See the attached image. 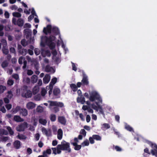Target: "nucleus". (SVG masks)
<instances>
[{
  "label": "nucleus",
  "instance_id": "1",
  "mask_svg": "<svg viewBox=\"0 0 157 157\" xmlns=\"http://www.w3.org/2000/svg\"><path fill=\"white\" fill-rule=\"evenodd\" d=\"M56 39V37L52 35H51L48 37L46 36H42L41 37L40 45L43 47L47 45L51 49H53L55 47V42Z\"/></svg>",
  "mask_w": 157,
  "mask_h": 157
},
{
  "label": "nucleus",
  "instance_id": "2",
  "mask_svg": "<svg viewBox=\"0 0 157 157\" xmlns=\"http://www.w3.org/2000/svg\"><path fill=\"white\" fill-rule=\"evenodd\" d=\"M59 145L58 147H61L62 150L66 151L68 153H70L71 152V148L70 147V144L69 143L63 140L61 142V144Z\"/></svg>",
  "mask_w": 157,
  "mask_h": 157
},
{
  "label": "nucleus",
  "instance_id": "3",
  "mask_svg": "<svg viewBox=\"0 0 157 157\" xmlns=\"http://www.w3.org/2000/svg\"><path fill=\"white\" fill-rule=\"evenodd\" d=\"M98 100L100 102H102V100L100 98L99 95L96 92H92L90 94L89 100L91 101H94L96 100Z\"/></svg>",
  "mask_w": 157,
  "mask_h": 157
},
{
  "label": "nucleus",
  "instance_id": "4",
  "mask_svg": "<svg viewBox=\"0 0 157 157\" xmlns=\"http://www.w3.org/2000/svg\"><path fill=\"white\" fill-rule=\"evenodd\" d=\"M148 144L153 148V149L151 150V154L153 155H155V156L157 157V145L151 142H149Z\"/></svg>",
  "mask_w": 157,
  "mask_h": 157
},
{
  "label": "nucleus",
  "instance_id": "5",
  "mask_svg": "<svg viewBox=\"0 0 157 157\" xmlns=\"http://www.w3.org/2000/svg\"><path fill=\"white\" fill-rule=\"evenodd\" d=\"M28 123L26 122H24L23 123L18 125L16 127V130L18 132L24 131L25 128L27 127Z\"/></svg>",
  "mask_w": 157,
  "mask_h": 157
},
{
  "label": "nucleus",
  "instance_id": "6",
  "mask_svg": "<svg viewBox=\"0 0 157 157\" xmlns=\"http://www.w3.org/2000/svg\"><path fill=\"white\" fill-rule=\"evenodd\" d=\"M83 78L81 82L83 86H87L89 85V82L87 76L84 72L82 73Z\"/></svg>",
  "mask_w": 157,
  "mask_h": 157
},
{
  "label": "nucleus",
  "instance_id": "7",
  "mask_svg": "<svg viewBox=\"0 0 157 157\" xmlns=\"http://www.w3.org/2000/svg\"><path fill=\"white\" fill-rule=\"evenodd\" d=\"M52 26L51 25H48L46 28L44 27L43 29V32L45 35H47L48 33H51L52 31Z\"/></svg>",
  "mask_w": 157,
  "mask_h": 157
},
{
  "label": "nucleus",
  "instance_id": "8",
  "mask_svg": "<svg viewBox=\"0 0 157 157\" xmlns=\"http://www.w3.org/2000/svg\"><path fill=\"white\" fill-rule=\"evenodd\" d=\"M58 121L62 124L65 125L66 124V120L64 116H59L58 118Z\"/></svg>",
  "mask_w": 157,
  "mask_h": 157
},
{
  "label": "nucleus",
  "instance_id": "9",
  "mask_svg": "<svg viewBox=\"0 0 157 157\" xmlns=\"http://www.w3.org/2000/svg\"><path fill=\"white\" fill-rule=\"evenodd\" d=\"M77 101L78 103H80L82 104H84L86 102L84 96L82 95H81L80 97H77Z\"/></svg>",
  "mask_w": 157,
  "mask_h": 157
},
{
  "label": "nucleus",
  "instance_id": "10",
  "mask_svg": "<svg viewBox=\"0 0 157 157\" xmlns=\"http://www.w3.org/2000/svg\"><path fill=\"white\" fill-rule=\"evenodd\" d=\"M45 71L47 72H52V73H54L55 72V70L52 67H50L49 65L46 66Z\"/></svg>",
  "mask_w": 157,
  "mask_h": 157
},
{
  "label": "nucleus",
  "instance_id": "11",
  "mask_svg": "<svg viewBox=\"0 0 157 157\" xmlns=\"http://www.w3.org/2000/svg\"><path fill=\"white\" fill-rule=\"evenodd\" d=\"M13 144L14 147L17 149H19L21 146V142L18 140L15 141L13 143Z\"/></svg>",
  "mask_w": 157,
  "mask_h": 157
},
{
  "label": "nucleus",
  "instance_id": "12",
  "mask_svg": "<svg viewBox=\"0 0 157 157\" xmlns=\"http://www.w3.org/2000/svg\"><path fill=\"white\" fill-rule=\"evenodd\" d=\"M51 77L49 75L46 74L43 79V82L44 84H47L49 82Z\"/></svg>",
  "mask_w": 157,
  "mask_h": 157
},
{
  "label": "nucleus",
  "instance_id": "13",
  "mask_svg": "<svg viewBox=\"0 0 157 157\" xmlns=\"http://www.w3.org/2000/svg\"><path fill=\"white\" fill-rule=\"evenodd\" d=\"M35 104L33 102L30 101L26 104V107L29 109H33L35 107Z\"/></svg>",
  "mask_w": 157,
  "mask_h": 157
},
{
  "label": "nucleus",
  "instance_id": "14",
  "mask_svg": "<svg viewBox=\"0 0 157 157\" xmlns=\"http://www.w3.org/2000/svg\"><path fill=\"white\" fill-rule=\"evenodd\" d=\"M52 32L56 35H58L60 34L59 29L56 27H53L52 28Z\"/></svg>",
  "mask_w": 157,
  "mask_h": 157
},
{
  "label": "nucleus",
  "instance_id": "15",
  "mask_svg": "<svg viewBox=\"0 0 157 157\" xmlns=\"http://www.w3.org/2000/svg\"><path fill=\"white\" fill-rule=\"evenodd\" d=\"M20 114L23 117H25L28 114V111L26 109L22 108L20 112Z\"/></svg>",
  "mask_w": 157,
  "mask_h": 157
},
{
  "label": "nucleus",
  "instance_id": "16",
  "mask_svg": "<svg viewBox=\"0 0 157 157\" xmlns=\"http://www.w3.org/2000/svg\"><path fill=\"white\" fill-rule=\"evenodd\" d=\"M63 132L62 129L59 128L57 132V138L59 140H61L62 138Z\"/></svg>",
  "mask_w": 157,
  "mask_h": 157
},
{
  "label": "nucleus",
  "instance_id": "17",
  "mask_svg": "<svg viewBox=\"0 0 157 157\" xmlns=\"http://www.w3.org/2000/svg\"><path fill=\"white\" fill-rule=\"evenodd\" d=\"M71 144L75 146L74 149L75 150L78 151L81 149L82 147V145H78L77 143H71Z\"/></svg>",
  "mask_w": 157,
  "mask_h": 157
},
{
  "label": "nucleus",
  "instance_id": "18",
  "mask_svg": "<svg viewBox=\"0 0 157 157\" xmlns=\"http://www.w3.org/2000/svg\"><path fill=\"white\" fill-rule=\"evenodd\" d=\"M57 81V78L56 77L53 78L51 80L49 84V86L52 88H53V85Z\"/></svg>",
  "mask_w": 157,
  "mask_h": 157
},
{
  "label": "nucleus",
  "instance_id": "19",
  "mask_svg": "<svg viewBox=\"0 0 157 157\" xmlns=\"http://www.w3.org/2000/svg\"><path fill=\"white\" fill-rule=\"evenodd\" d=\"M14 120L17 122H21L24 121V120L18 115H15L13 117Z\"/></svg>",
  "mask_w": 157,
  "mask_h": 157
},
{
  "label": "nucleus",
  "instance_id": "20",
  "mask_svg": "<svg viewBox=\"0 0 157 157\" xmlns=\"http://www.w3.org/2000/svg\"><path fill=\"white\" fill-rule=\"evenodd\" d=\"M38 80V77L36 75H33L31 78V82L32 83H36Z\"/></svg>",
  "mask_w": 157,
  "mask_h": 157
},
{
  "label": "nucleus",
  "instance_id": "21",
  "mask_svg": "<svg viewBox=\"0 0 157 157\" xmlns=\"http://www.w3.org/2000/svg\"><path fill=\"white\" fill-rule=\"evenodd\" d=\"M60 92V89L58 88H55L53 90V94L55 96H57Z\"/></svg>",
  "mask_w": 157,
  "mask_h": 157
},
{
  "label": "nucleus",
  "instance_id": "22",
  "mask_svg": "<svg viewBox=\"0 0 157 157\" xmlns=\"http://www.w3.org/2000/svg\"><path fill=\"white\" fill-rule=\"evenodd\" d=\"M32 95V92L30 90H27L25 94V97L27 98H31Z\"/></svg>",
  "mask_w": 157,
  "mask_h": 157
},
{
  "label": "nucleus",
  "instance_id": "23",
  "mask_svg": "<svg viewBox=\"0 0 157 157\" xmlns=\"http://www.w3.org/2000/svg\"><path fill=\"white\" fill-rule=\"evenodd\" d=\"M24 32L26 35V37H29L32 33L31 30L29 29H25L24 30Z\"/></svg>",
  "mask_w": 157,
  "mask_h": 157
},
{
  "label": "nucleus",
  "instance_id": "24",
  "mask_svg": "<svg viewBox=\"0 0 157 157\" xmlns=\"http://www.w3.org/2000/svg\"><path fill=\"white\" fill-rule=\"evenodd\" d=\"M17 25L20 27L22 26L24 24V21L22 19L19 18L17 21Z\"/></svg>",
  "mask_w": 157,
  "mask_h": 157
},
{
  "label": "nucleus",
  "instance_id": "25",
  "mask_svg": "<svg viewBox=\"0 0 157 157\" xmlns=\"http://www.w3.org/2000/svg\"><path fill=\"white\" fill-rule=\"evenodd\" d=\"M39 122L41 124L45 125L47 123V121L45 119L40 118L39 119Z\"/></svg>",
  "mask_w": 157,
  "mask_h": 157
},
{
  "label": "nucleus",
  "instance_id": "26",
  "mask_svg": "<svg viewBox=\"0 0 157 157\" xmlns=\"http://www.w3.org/2000/svg\"><path fill=\"white\" fill-rule=\"evenodd\" d=\"M6 128L9 132V133L10 136H12L13 135L14 132L10 127L9 126H6Z\"/></svg>",
  "mask_w": 157,
  "mask_h": 157
},
{
  "label": "nucleus",
  "instance_id": "27",
  "mask_svg": "<svg viewBox=\"0 0 157 157\" xmlns=\"http://www.w3.org/2000/svg\"><path fill=\"white\" fill-rule=\"evenodd\" d=\"M27 52V50L25 49L22 48L18 51L19 53L23 56H25Z\"/></svg>",
  "mask_w": 157,
  "mask_h": 157
},
{
  "label": "nucleus",
  "instance_id": "28",
  "mask_svg": "<svg viewBox=\"0 0 157 157\" xmlns=\"http://www.w3.org/2000/svg\"><path fill=\"white\" fill-rule=\"evenodd\" d=\"M93 137L94 140L97 141H101V137L99 135H92Z\"/></svg>",
  "mask_w": 157,
  "mask_h": 157
},
{
  "label": "nucleus",
  "instance_id": "29",
  "mask_svg": "<svg viewBox=\"0 0 157 157\" xmlns=\"http://www.w3.org/2000/svg\"><path fill=\"white\" fill-rule=\"evenodd\" d=\"M39 91V87L38 86H35L33 90V93L34 95L36 94Z\"/></svg>",
  "mask_w": 157,
  "mask_h": 157
},
{
  "label": "nucleus",
  "instance_id": "30",
  "mask_svg": "<svg viewBox=\"0 0 157 157\" xmlns=\"http://www.w3.org/2000/svg\"><path fill=\"white\" fill-rule=\"evenodd\" d=\"M41 130L43 133L47 136H50V134H49L48 131L44 127H43L41 129Z\"/></svg>",
  "mask_w": 157,
  "mask_h": 157
},
{
  "label": "nucleus",
  "instance_id": "31",
  "mask_svg": "<svg viewBox=\"0 0 157 157\" xmlns=\"http://www.w3.org/2000/svg\"><path fill=\"white\" fill-rule=\"evenodd\" d=\"M70 87L72 90L74 92H75L77 90V87L74 84H71L70 85Z\"/></svg>",
  "mask_w": 157,
  "mask_h": 157
},
{
  "label": "nucleus",
  "instance_id": "32",
  "mask_svg": "<svg viewBox=\"0 0 157 157\" xmlns=\"http://www.w3.org/2000/svg\"><path fill=\"white\" fill-rule=\"evenodd\" d=\"M125 128L127 130H128L130 132H132L133 131V128L129 125L128 124H126L125 125Z\"/></svg>",
  "mask_w": 157,
  "mask_h": 157
},
{
  "label": "nucleus",
  "instance_id": "33",
  "mask_svg": "<svg viewBox=\"0 0 157 157\" xmlns=\"http://www.w3.org/2000/svg\"><path fill=\"white\" fill-rule=\"evenodd\" d=\"M89 144V142L87 139H86L81 143L82 146L84 147L85 146H88Z\"/></svg>",
  "mask_w": 157,
  "mask_h": 157
},
{
  "label": "nucleus",
  "instance_id": "34",
  "mask_svg": "<svg viewBox=\"0 0 157 157\" xmlns=\"http://www.w3.org/2000/svg\"><path fill=\"white\" fill-rule=\"evenodd\" d=\"M51 153V150L50 149H48L46 150V151H44L43 152V155L45 156H47V154H50Z\"/></svg>",
  "mask_w": 157,
  "mask_h": 157
},
{
  "label": "nucleus",
  "instance_id": "35",
  "mask_svg": "<svg viewBox=\"0 0 157 157\" xmlns=\"http://www.w3.org/2000/svg\"><path fill=\"white\" fill-rule=\"evenodd\" d=\"M8 134L7 132L4 129H0V134L1 136L4 135H7Z\"/></svg>",
  "mask_w": 157,
  "mask_h": 157
},
{
  "label": "nucleus",
  "instance_id": "36",
  "mask_svg": "<svg viewBox=\"0 0 157 157\" xmlns=\"http://www.w3.org/2000/svg\"><path fill=\"white\" fill-rule=\"evenodd\" d=\"M17 137L19 139L21 140H25L26 138V137L25 135L23 134L20 135L19 134L17 136Z\"/></svg>",
  "mask_w": 157,
  "mask_h": 157
},
{
  "label": "nucleus",
  "instance_id": "37",
  "mask_svg": "<svg viewBox=\"0 0 157 157\" xmlns=\"http://www.w3.org/2000/svg\"><path fill=\"white\" fill-rule=\"evenodd\" d=\"M50 119L52 122H54L56 121V116L54 114H52L50 115Z\"/></svg>",
  "mask_w": 157,
  "mask_h": 157
},
{
  "label": "nucleus",
  "instance_id": "38",
  "mask_svg": "<svg viewBox=\"0 0 157 157\" xmlns=\"http://www.w3.org/2000/svg\"><path fill=\"white\" fill-rule=\"evenodd\" d=\"M12 15L13 17H21V14L20 13L17 12L13 13Z\"/></svg>",
  "mask_w": 157,
  "mask_h": 157
},
{
  "label": "nucleus",
  "instance_id": "39",
  "mask_svg": "<svg viewBox=\"0 0 157 157\" xmlns=\"http://www.w3.org/2000/svg\"><path fill=\"white\" fill-rule=\"evenodd\" d=\"M102 128L103 129H108L110 128V126L109 124L107 123H104L102 125Z\"/></svg>",
  "mask_w": 157,
  "mask_h": 157
},
{
  "label": "nucleus",
  "instance_id": "40",
  "mask_svg": "<svg viewBox=\"0 0 157 157\" xmlns=\"http://www.w3.org/2000/svg\"><path fill=\"white\" fill-rule=\"evenodd\" d=\"M98 109L100 112V113L102 114L103 115H104L105 114L104 112V111L101 106L99 105H98Z\"/></svg>",
  "mask_w": 157,
  "mask_h": 157
},
{
  "label": "nucleus",
  "instance_id": "41",
  "mask_svg": "<svg viewBox=\"0 0 157 157\" xmlns=\"http://www.w3.org/2000/svg\"><path fill=\"white\" fill-rule=\"evenodd\" d=\"M6 88L5 86L2 85H0V93H2L6 90Z\"/></svg>",
  "mask_w": 157,
  "mask_h": 157
},
{
  "label": "nucleus",
  "instance_id": "42",
  "mask_svg": "<svg viewBox=\"0 0 157 157\" xmlns=\"http://www.w3.org/2000/svg\"><path fill=\"white\" fill-rule=\"evenodd\" d=\"M21 109L22 108H21V107L17 106L16 107L15 109L13 110V112L14 113H16L19 111L20 112Z\"/></svg>",
  "mask_w": 157,
  "mask_h": 157
},
{
  "label": "nucleus",
  "instance_id": "43",
  "mask_svg": "<svg viewBox=\"0 0 157 157\" xmlns=\"http://www.w3.org/2000/svg\"><path fill=\"white\" fill-rule=\"evenodd\" d=\"M8 63L5 60L2 62L1 65L2 67L4 68L8 66Z\"/></svg>",
  "mask_w": 157,
  "mask_h": 157
},
{
  "label": "nucleus",
  "instance_id": "44",
  "mask_svg": "<svg viewBox=\"0 0 157 157\" xmlns=\"http://www.w3.org/2000/svg\"><path fill=\"white\" fill-rule=\"evenodd\" d=\"M2 51L3 53H4L6 55H8L9 53V50H8V49L6 48H4L3 47L2 49Z\"/></svg>",
  "mask_w": 157,
  "mask_h": 157
},
{
  "label": "nucleus",
  "instance_id": "45",
  "mask_svg": "<svg viewBox=\"0 0 157 157\" xmlns=\"http://www.w3.org/2000/svg\"><path fill=\"white\" fill-rule=\"evenodd\" d=\"M36 111L39 113H41L43 111L42 107L40 106H38L36 108Z\"/></svg>",
  "mask_w": 157,
  "mask_h": 157
},
{
  "label": "nucleus",
  "instance_id": "46",
  "mask_svg": "<svg viewBox=\"0 0 157 157\" xmlns=\"http://www.w3.org/2000/svg\"><path fill=\"white\" fill-rule=\"evenodd\" d=\"M50 103L49 105L50 106H56L57 101H49Z\"/></svg>",
  "mask_w": 157,
  "mask_h": 157
},
{
  "label": "nucleus",
  "instance_id": "47",
  "mask_svg": "<svg viewBox=\"0 0 157 157\" xmlns=\"http://www.w3.org/2000/svg\"><path fill=\"white\" fill-rule=\"evenodd\" d=\"M59 146V145H57L56 147V148H57V153L58 154H59L61 153V150H62V149L61 148V147H58Z\"/></svg>",
  "mask_w": 157,
  "mask_h": 157
},
{
  "label": "nucleus",
  "instance_id": "48",
  "mask_svg": "<svg viewBox=\"0 0 157 157\" xmlns=\"http://www.w3.org/2000/svg\"><path fill=\"white\" fill-rule=\"evenodd\" d=\"M64 106L63 104L61 102H58L57 101L56 106L60 107H62Z\"/></svg>",
  "mask_w": 157,
  "mask_h": 157
},
{
  "label": "nucleus",
  "instance_id": "49",
  "mask_svg": "<svg viewBox=\"0 0 157 157\" xmlns=\"http://www.w3.org/2000/svg\"><path fill=\"white\" fill-rule=\"evenodd\" d=\"M53 109L54 111V112L55 113L59 112V108L56 106L54 107L53 108Z\"/></svg>",
  "mask_w": 157,
  "mask_h": 157
},
{
  "label": "nucleus",
  "instance_id": "50",
  "mask_svg": "<svg viewBox=\"0 0 157 157\" xmlns=\"http://www.w3.org/2000/svg\"><path fill=\"white\" fill-rule=\"evenodd\" d=\"M1 139L2 141L6 142L9 139V137L8 136H2Z\"/></svg>",
  "mask_w": 157,
  "mask_h": 157
},
{
  "label": "nucleus",
  "instance_id": "51",
  "mask_svg": "<svg viewBox=\"0 0 157 157\" xmlns=\"http://www.w3.org/2000/svg\"><path fill=\"white\" fill-rule=\"evenodd\" d=\"M34 53L36 55H39L40 53V51L39 49L36 48L34 49Z\"/></svg>",
  "mask_w": 157,
  "mask_h": 157
},
{
  "label": "nucleus",
  "instance_id": "52",
  "mask_svg": "<svg viewBox=\"0 0 157 157\" xmlns=\"http://www.w3.org/2000/svg\"><path fill=\"white\" fill-rule=\"evenodd\" d=\"M94 139L93 137V136L92 137H90L89 138V140L90 143L91 144H94Z\"/></svg>",
  "mask_w": 157,
  "mask_h": 157
},
{
  "label": "nucleus",
  "instance_id": "53",
  "mask_svg": "<svg viewBox=\"0 0 157 157\" xmlns=\"http://www.w3.org/2000/svg\"><path fill=\"white\" fill-rule=\"evenodd\" d=\"M80 133L82 134L84 136H85L86 135V132L84 129H82L80 131Z\"/></svg>",
  "mask_w": 157,
  "mask_h": 157
},
{
  "label": "nucleus",
  "instance_id": "54",
  "mask_svg": "<svg viewBox=\"0 0 157 157\" xmlns=\"http://www.w3.org/2000/svg\"><path fill=\"white\" fill-rule=\"evenodd\" d=\"M10 51L11 53L14 54L16 53V51L15 48L13 47H11L10 48Z\"/></svg>",
  "mask_w": 157,
  "mask_h": 157
},
{
  "label": "nucleus",
  "instance_id": "55",
  "mask_svg": "<svg viewBox=\"0 0 157 157\" xmlns=\"http://www.w3.org/2000/svg\"><path fill=\"white\" fill-rule=\"evenodd\" d=\"M5 107L8 110H9L12 108V105L11 104H7L6 105Z\"/></svg>",
  "mask_w": 157,
  "mask_h": 157
},
{
  "label": "nucleus",
  "instance_id": "56",
  "mask_svg": "<svg viewBox=\"0 0 157 157\" xmlns=\"http://www.w3.org/2000/svg\"><path fill=\"white\" fill-rule=\"evenodd\" d=\"M14 83L13 81L11 79L9 80L7 82V84L9 86L12 85Z\"/></svg>",
  "mask_w": 157,
  "mask_h": 157
},
{
  "label": "nucleus",
  "instance_id": "57",
  "mask_svg": "<svg viewBox=\"0 0 157 157\" xmlns=\"http://www.w3.org/2000/svg\"><path fill=\"white\" fill-rule=\"evenodd\" d=\"M21 44L23 46H25L26 45V44L25 40V39H22L21 42Z\"/></svg>",
  "mask_w": 157,
  "mask_h": 157
},
{
  "label": "nucleus",
  "instance_id": "58",
  "mask_svg": "<svg viewBox=\"0 0 157 157\" xmlns=\"http://www.w3.org/2000/svg\"><path fill=\"white\" fill-rule=\"evenodd\" d=\"M34 99L35 100L39 101L40 100V95H37L35 96Z\"/></svg>",
  "mask_w": 157,
  "mask_h": 157
},
{
  "label": "nucleus",
  "instance_id": "59",
  "mask_svg": "<svg viewBox=\"0 0 157 157\" xmlns=\"http://www.w3.org/2000/svg\"><path fill=\"white\" fill-rule=\"evenodd\" d=\"M0 111H2L3 113H5L6 112V110L4 106H3L0 108Z\"/></svg>",
  "mask_w": 157,
  "mask_h": 157
},
{
  "label": "nucleus",
  "instance_id": "60",
  "mask_svg": "<svg viewBox=\"0 0 157 157\" xmlns=\"http://www.w3.org/2000/svg\"><path fill=\"white\" fill-rule=\"evenodd\" d=\"M23 59V57L22 56L20 57L18 59V63L20 64H22V61Z\"/></svg>",
  "mask_w": 157,
  "mask_h": 157
},
{
  "label": "nucleus",
  "instance_id": "61",
  "mask_svg": "<svg viewBox=\"0 0 157 157\" xmlns=\"http://www.w3.org/2000/svg\"><path fill=\"white\" fill-rule=\"evenodd\" d=\"M72 64V70L75 71H77V67L75 66V63L73 62L71 63Z\"/></svg>",
  "mask_w": 157,
  "mask_h": 157
},
{
  "label": "nucleus",
  "instance_id": "62",
  "mask_svg": "<svg viewBox=\"0 0 157 157\" xmlns=\"http://www.w3.org/2000/svg\"><path fill=\"white\" fill-rule=\"evenodd\" d=\"M31 13L32 15H33L35 16H37V15L35 11L34 10V9L33 8H32V11H31Z\"/></svg>",
  "mask_w": 157,
  "mask_h": 157
},
{
  "label": "nucleus",
  "instance_id": "63",
  "mask_svg": "<svg viewBox=\"0 0 157 157\" xmlns=\"http://www.w3.org/2000/svg\"><path fill=\"white\" fill-rule=\"evenodd\" d=\"M43 145V143L41 141H40L38 143V146L40 148L42 147Z\"/></svg>",
  "mask_w": 157,
  "mask_h": 157
},
{
  "label": "nucleus",
  "instance_id": "64",
  "mask_svg": "<svg viewBox=\"0 0 157 157\" xmlns=\"http://www.w3.org/2000/svg\"><path fill=\"white\" fill-rule=\"evenodd\" d=\"M3 100L4 102L6 104L9 103L10 102L9 100L7 98H5Z\"/></svg>",
  "mask_w": 157,
  "mask_h": 157
}]
</instances>
